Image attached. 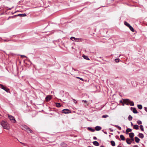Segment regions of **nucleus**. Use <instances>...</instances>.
Listing matches in <instances>:
<instances>
[{
  "label": "nucleus",
  "mask_w": 147,
  "mask_h": 147,
  "mask_svg": "<svg viewBox=\"0 0 147 147\" xmlns=\"http://www.w3.org/2000/svg\"><path fill=\"white\" fill-rule=\"evenodd\" d=\"M1 125L3 128L8 130L9 129V125L6 122L3 121H2L1 122Z\"/></svg>",
  "instance_id": "obj_1"
},
{
  "label": "nucleus",
  "mask_w": 147,
  "mask_h": 147,
  "mask_svg": "<svg viewBox=\"0 0 147 147\" xmlns=\"http://www.w3.org/2000/svg\"><path fill=\"white\" fill-rule=\"evenodd\" d=\"M124 102L125 104L127 105H129L130 106H134V102L133 101H131L129 99H125L124 100Z\"/></svg>",
  "instance_id": "obj_2"
},
{
  "label": "nucleus",
  "mask_w": 147,
  "mask_h": 147,
  "mask_svg": "<svg viewBox=\"0 0 147 147\" xmlns=\"http://www.w3.org/2000/svg\"><path fill=\"white\" fill-rule=\"evenodd\" d=\"M8 118L12 123H15L16 122V121L14 117L10 115H8Z\"/></svg>",
  "instance_id": "obj_3"
},
{
  "label": "nucleus",
  "mask_w": 147,
  "mask_h": 147,
  "mask_svg": "<svg viewBox=\"0 0 147 147\" xmlns=\"http://www.w3.org/2000/svg\"><path fill=\"white\" fill-rule=\"evenodd\" d=\"M62 113L65 114L69 113H71V111L69 109H65L62 110Z\"/></svg>",
  "instance_id": "obj_4"
},
{
  "label": "nucleus",
  "mask_w": 147,
  "mask_h": 147,
  "mask_svg": "<svg viewBox=\"0 0 147 147\" xmlns=\"http://www.w3.org/2000/svg\"><path fill=\"white\" fill-rule=\"evenodd\" d=\"M45 99L46 101L48 102L51 99V97L50 95H48L46 97Z\"/></svg>",
  "instance_id": "obj_5"
},
{
  "label": "nucleus",
  "mask_w": 147,
  "mask_h": 147,
  "mask_svg": "<svg viewBox=\"0 0 147 147\" xmlns=\"http://www.w3.org/2000/svg\"><path fill=\"white\" fill-rule=\"evenodd\" d=\"M26 14H19L17 15H14V16H19V17H25L26 16Z\"/></svg>",
  "instance_id": "obj_6"
},
{
  "label": "nucleus",
  "mask_w": 147,
  "mask_h": 147,
  "mask_svg": "<svg viewBox=\"0 0 147 147\" xmlns=\"http://www.w3.org/2000/svg\"><path fill=\"white\" fill-rule=\"evenodd\" d=\"M84 40L82 38H76L75 41L77 42H82Z\"/></svg>",
  "instance_id": "obj_7"
},
{
  "label": "nucleus",
  "mask_w": 147,
  "mask_h": 147,
  "mask_svg": "<svg viewBox=\"0 0 147 147\" xmlns=\"http://www.w3.org/2000/svg\"><path fill=\"white\" fill-rule=\"evenodd\" d=\"M131 109L132 110V109H133L132 111L133 113H138V112L136 109L135 108H132L131 107Z\"/></svg>",
  "instance_id": "obj_8"
},
{
  "label": "nucleus",
  "mask_w": 147,
  "mask_h": 147,
  "mask_svg": "<svg viewBox=\"0 0 147 147\" xmlns=\"http://www.w3.org/2000/svg\"><path fill=\"white\" fill-rule=\"evenodd\" d=\"M95 130L98 131L100 130L101 129V127L100 126H97L95 127Z\"/></svg>",
  "instance_id": "obj_9"
},
{
  "label": "nucleus",
  "mask_w": 147,
  "mask_h": 147,
  "mask_svg": "<svg viewBox=\"0 0 147 147\" xmlns=\"http://www.w3.org/2000/svg\"><path fill=\"white\" fill-rule=\"evenodd\" d=\"M27 132L28 133H32L33 132L28 127H27Z\"/></svg>",
  "instance_id": "obj_10"
},
{
  "label": "nucleus",
  "mask_w": 147,
  "mask_h": 147,
  "mask_svg": "<svg viewBox=\"0 0 147 147\" xmlns=\"http://www.w3.org/2000/svg\"><path fill=\"white\" fill-rule=\"evenodd\" d=\"M127 143L128 144H131V142L130 141V140L129 138H127L126 139Z\"/></svg>",
  "instance_id": "obj_11"
},
{
  "label": "nucleus",
  "mask_w": 147,
  "mask_h": 147,
  "mask_svg": "<svg viewBox=\"0 0 147 147\" xmlns=\"http://www.w3.org/2000/svg\"><path fill=\"white\" fill-rule=\"evenodd\" d=\"M138 136L139 138L142 139L144 137V136L143 134L141 133H139Z\"/></svg>",
  "instance_id": "obj_12"
},
{
  "label": "nucleus",
  "mask_w": 147,
  "mask_h": 147,
  "mask_svg": "<svg viewBox=\"0 0 147 147\" xmlns=\"http://www.w3.org/2000/svg\"><path fill=\"white\" fill-rule=\"evenodd\" d=\"M7 93H10V92L9 91V89L5 87V88H4V89H3Z\"/></svg>",
  "instance_id": "obj_13"
},
{
  "label": "nucleus",
  "mask_w": 147,
  "mask_h": 147,
  "mask_svg": "<svg viewBox=\"0 0 147 147\" xmlns=\"http://www.w3.org/2000/svg\"><path fill=\"white\" fill-rule=\"evenodd\" d=\"M93 144L95 146H98L99 144L98 142L96 141H94L93 142Z\"/></svg>",
  "instance_id": "obj_14"
},
{
  "label": "nucleus",
  "mask_w": 147,
  "mask_h": 147,
  "mask_svg": "<svg viewBox=\"0 0 147 147\" xmlns=\"http://www.w3.org/2000/svg\"><path fill=\"white\" fill-rule=\"evenodd\" d=\"M135 142L136 143H138L140 141V140L137 137H135Z\"/></svg>",
  "instance_id": "obj_15"
},
{
  "label": "nucleus",
  "mask_w": 147,
  "mask_h": 147,
  "mask_svg": "<svg viewBox=\"0 0 147 147\" xmlns=\"http://www.w3.org/2000/svg\"><path fill=\"white\" fill-rule=\"evenodd\" d=\"M88 130L92 132H93L95 131V130L91 127H88L87 128Z\"/></svg>",
  "instance_id": "obj_16"
},
{
  "label": "nucleus",
  "mask_w": 147,
  "mask_h": 147,
  "mask_svg": "<svg viewBox=\"0 0 147 147\" xmlns=\"http://www.w3.org/2000/svg\"><path fill=\"white\" fill-rule=\"evenodd\" d=\"M129 136L130 138H133L134 137V134L133 133L131 132L129 134Z\"/></svg>",
  "instance_id": "obj_17"
},
{
  "label": "nucleus",
  "mask_w": 147,
  "mask_h": 147,
  "mask_svg": "<svg viewBox=\"0 0 147 147\" xmlns=\"http://www.w3.org/2000/svg\"><path fill=\"white\" fill-rule=\"evenodd\" d=\"M133 128L134 129L137 130L139 129V126L137 125H134Z\"/></svg>",
  "instance_id": "obj_18"
},
{
  "label": "nucleus",
  "mask_w": 147,
  "mask_h": 147,
  "mask_svg": "<svg viewBox=\"0 0 147 147\" xmlns=\"http://www.w3.org/2000/svg\"><path fill=\"white\" fill-rule=\"evenodd\" d=\"M132 131V129H131L128 128L127 129L126 132V134H127L129 132H130Z\"/></svg>",
  "instance_id": "obj_19"
},
{
  "label": "nucleus",
  "mask_w": 147,
  "mask_h": 147,
  "mask_svg": "<svg viewBox=\"0 0 147 147\" xmlns=\"http://www.w3.org/2000/svg\"><path fill=\"white\" fill-rule=\"evenodd\" d=\"M124 24L125 26H127L128 28L130 26H131L126 21L124 22Z\"/></svg>",
  "instance_id": "obj_20"
},
{
  "label": "nucleus",
  "mask_w": 147,
  "mask_h": 147,
  "mask_svg": "<svg viewBox=\"0 0 147 147\" xmlns=\"http://www.w3.org/2000/svg\"><path fill=\"white\" fill-rule=\"evenodd\" d=\"M130 30L132 32H134L135 31V30L134 28L131 26L129 27Z\"/></svg>",
  "instance_id": "obj_21"
},
{
  "label": "nucleus",
  "mask_w": 147,
  "mask_h": 147,
  "mask_svg": "<svg viewBox=\"0 0 147 147\" xmlns=\"http://www.w3.org/2000/svg\"><path fill=\"white\" fill-rule=\"evenodd\" d=\"M112 125L113 126H114L115 127L117 128L120 130L121 129V127L118 125Z\"/></svg>",
  "instance_id": "obj_22"
},
{
  "label": "nucleus",
  "mask_w": 147,
  "mask_h": 147,
  "mask_svg": "<svg viewBox=\"0 0 147 147\" xmlns=\"http://www.w3.org/2000/svg\"><path fill=\"white\" fill-rule=\"evenodd\" d=\"M111 143L112 146H115V142L113 141H111Z\"/></svg>",
  "instance_id": "obj_23"
},
{
  "label": "nucleus",
  "mask_w": 147,
  "mask_h": 147,
  "mask_svg": "<svg viewBox=\"0 0 147 147\" xmlns=\"http://www.w3.org/2000/svg\"><path fill=\"white\" fill-rule=\"evenodd\" d=\"M83 57L85 59L87 60H90V59H89V58H88L87 56L84 55L83 56Z\"/></svg>",
  "instance_id": "obj_24"
},
{
  "label": "nucleus",
  "mask_w": 147,
  "mask_h": 147,
  "mask_svg": "<svg viewBox=\"0 0 147 147\" xmlns=\"http://www.w3.org/2000/svg\"><path fill=\"white\" fill-rule=\"evenodd\" d=\"M120 138L122 140H125V138L124 136L122 135H121L120 136Z\"/></svg>",
  "instance_id": "obj_25"
},
{
  "label": "nucleus",
  "mask_w": 147,
  "mask_h": 147,
  "mask_svg": "<svg viewBox=\"0 0 147 147\" xmlns=\"http://www.w3.org/2000/svg\"><path fill=\"white\" fill-rule=\"evenodd\" d=\"M61 145L63 147H66L67 146V145L64 142H62L61 144Z\"/></svg>",
  "instance_id": "obj_26"
},
{
  "label": "nucleus",
  "mask_w": 147,
  "mask_h": 147,
  "mask_svg": "<svg viewBox=\"0 0 147 147\" xmlns=\"http://www.w3.org/2000/svg\"><path fill=\"white\" fill-rule=\"evenodd\" d=\"M138 107L140 109H141L142 108V106L141 105H138Z\"/></svg>",
  "instance_id": "obj_27"
},
{
  "label": "nucleus",
  "mask_w": 147,
  "mask_h": 147,
  "mask_svg": "<svg viewBox=\"0 0 147 147\" xmlns=\"http://www.w3.org/2000/svg\"><path fill=\"white\" fill-rule=\"evenodd\" d=\"M132 117L131 115H129L128 117V119L129 121H131L132 119Z\"/></svg>",
  "instance_id": "obj_28"
},
{
  "label": "nucleus",
  "mask_w": 147,
  "mask_h": 147,
  "mask_svg": "<svg viewBox=\"0 0 147 147\" xmlns=\"http://www.w3.org/2000/svg\"><path fill=\"white\" fill-rule=\"evenodd\" d=\"M55 105L56 106L58 107H60L61 106L60 103L57 102L56 103Z\"/></svg>",
  "instance_id": "obj_29"
},
{
  "label": "nucleus",
  "mask_w": 147,
  "mask_h": 147,
  "mask_svg": "<svg viewBox=\"0 0 147 147\" xmlns=\"http://www.w3.org/2000/svg\"><path fill=\"white\" fill-rule=\"evenodd\" d=\"M140 129L141 130V131H144L143 126L142 125H140Z\"/></svg>",
  "instance_id": "obj_30"
},
{
  "label": "nucleus",
  "mask_w": 147,
  "mask_h": 147,
  "mask_svg": "<svg viewBox=\"0 0 147 147\" xmlns=\"http://www.w3.org/2000/svg\"><path fill=\"white\" fill-rule=\"evenodd\" d=\"M0 87L3 90L4 89L5 87L2 84H0Z\"/></svg>",
  "instance_id": "obj_31"
},
{
  "label": "nucleus",
  "mask_w": 147,
  "mask_h": 147,
  "mask_svg": "<svg viewBox=\"0 0 147 147\" xmlns=\"http://www.w3.org/2000/svg\"><path fill=\"white\" fill-rule=\"evenodd\" d=\"M23 127L24 128V130H26L27 129V127H28L26 125H24L23 126Z\"/></svg>",
  "instance_id": "obj_32"
},
{
  "label": "nucleus",
  "mask_w": 147,
  "mask_h": 147,
  "mask_svg": "<svg viewBox=\"0 0 147 147\" xmlns=\"http://www.w3.org/2000/svg\"><path fill=\"white\" fill-rule=\"evenodd\" d=\"M109 117V116L107 115H103L102 116V118H106L107 117Z\"/></svg>",
  "instance_id": "obj_33"
},
{
  "label": "nucleus",
  "mask_w": 147,
  "mask_h": 147,
  "mask_svg": "<svg viewBox=\"0 0 147 147\" xmlns=\"http://www.w3.org/2000/svg\"><path fill=\"white\" fill-rule=\"evenodd\" d=\"M137 123L139 125H140L142 124V122L140 120H138L137 121Z\"/></svg>",
  "instance_id": "obj_34"
},
{
  "label": "nucleus",
  "mask_w": 147,
  "mask_h": 147,
  "mask_svg": "<svg viewBox=\"0 0 147 147\" xmlns=\"http://www.w3.org/2000/svg\"><path fill=\"white\" fill-rule=\"evenodd\" d=\"M76 38L74 37H71L70 38V39L73 41H75Z\"/></svg>",
  "instance_id": "obj_35"
},
{
  "label": "nucleus",
  "mask_w": 147,
  "mask_h": 147,
  "mask_svg": "<svg viewBox=\"0 0 147 147\" xmlns=\"http://www.w3.org/2000/svg\"><path fill=\"white\" fill-rule=\"evenodd\" d=\"M3 40L4 41V42H8V41H10V40H9V39H3Z\"/></svg>",
  "instance_id": "obj_36"
},
{
  "label": "nucleus",
  "mask_w": 147,
  "mask_h": 147,
  "mask_svg": "<svg viewBox=\"0 0 147 147\" xmlns=\"http://www.w3.org/2000/svg\"><path fill=\"white\" fill-rule=\"evenodd\" d=\"M119 59H115V61L116 63H118L119 62Z\"/></svg>",
  "instance_id": "obj_37"
},
{
  "label": "nucleus",
  "mask_w": 147,
  "mask_h": 147,
  "mask_svg": "<svg viewBox=\"0 0 147 147\" xmlns=\"http://www.w3.org/2000/svg\"><path fill=\"white\" fill-rule=\"evenodd\" d=\"M76 78L78 79H80V80H82V81H84V79L83 78H80L79 77H76Z\"/></svg>",
  "instance_id": "obj_38"
},
{
  "label": "nucleus",
  "mask_w": 147,
  "mask_h": 147,
  "mask_svg": "<svg viewBox=\"0 0 147 147\" xmlns=\"http://www.w3.org/2000/svg\"><path fill=\"white\" fill-rule=\"evenodd\" d=\"M20 143L21 144H22L24 145V146H26V144H25V143H22V142H20Z\"/></svg>",
  "instance_id": "obj_39"
},
{
  "label": "nucleus",
  "mask_w": 147,
  "mask_h": 147,
  "mask_svg": "<svg viewBox=\"0 0 147 147\" xmlns=\"http://www.w3.org/2000/svg\"><path fill=\"white\" fill-rule=\"evenodd\" d=\"M72 99L73 100V101L74 103H77V101L75 99Z\"/></svg>",
  "instance_id": "obj_40"
},
{
  "label": "nucleus",
  "mask_w": 147,
  "mask_h": 147,
  "mask_svg": "<svg viewBox=\"0 0 147 147\" xmlns=\"http://www.w3.org/2000/svg\"><path fill=\"white\" fill-rule=\"evenodd\" d=\"M93 139L94 140H96L97 139V138L95 136H94L93 138Z\"/></svg>",
  "instance_id": "obj_41"
},
{
  "label": "nucleus",
  "mask_w": 147,
  "mask_h": 147,
  "mask_svg": "<svg viewBox=\"0 0 147 147\" xmlns=\"http://www.w3.org/2000/svg\"><path fill=\"white\" fill-rule=\"evenodd\" d=\"M109 130L111 132L113 131V130L111 128H109Z\"/></svg>",
  "instance_id": "obj_42"
},
{
  "label": "nucleus",
  "mask_w": 147,
  "mask_h": 147,
  "mask_svg": "<svg viewBox=\"0 0 147 147\" xmlns=\"http://www.w3.org/2000/svg\"><path fill=\"white\" fill-rule=\"evenodd\" d=\"M21 57H26L24 55H21Z\"/></svg>",
  "instance_id": "obj_43"
},
{
  "label": "nucleus",
  "mask_w": 147,
  "mask_h": 147,
  "mask_svg": "<svg viewBox=\"0 0 147 147\" xmlns=\"http://www.w3.org/2000/svg\"><path fill=\"white\" fill-rule=\"evenodd\" d=\"M144 109L145 111L147 112V107H145Z\"/></svg>",
  "instance_id": "obj_44"
},
{
  "label": "nucleus",
  "mask_w": 147,
  "mask_h": 147,
  "mask_svg": "<svg viewBox=\"0 0 147 147\" xmlns=\"http://www.w3.org/2000/svg\"><path fill=\"white\" fill-rule=\"evenodd\" d=\"M131 138V139L130 140H131L132 141H134V139L133 138Z\"/></svg>",
  "instance_id": "obj_45"
},
{
  "label": "nucleus",
  "mask_w": 147,
  "mask_h": 147,
  "mask_svg": "<svg viewBox=\"0 0 147 147\" xmlns=\"http://www.w3.org/2000/svg\"><path fill=\"white\" fill-rule=\"evenodd\" d=\"M133 147H139L138 145H134L133 146Z\"/></svg>",
  "instance_id": "obj_46"
},
{
  "label": "nucleus",
  "mask_w": 147,
  "mask_h": 147,
  "mask_svg": "<svg viewBox=\"0 0 147 147\" xmlns=\"http://www.w3.org/2000/svg\"><path fill=\"white\" fill-rule=\"evenodd\" d=\"M13 7H12L11 8H9L8 9V10H11L12 8H13Z\"/></svg>",
  "instance_id": "obj_47"
},
{
  "label": "nucleus",
  "mask_w": 147,
  "mask_h": 147,
  "mask_svg": "<svg viewBox=\"0 0 147 147\" xmlns=\"http://www.w3.org/2000/svg\"><path fill=\"white\" fill-rule=\"evenodd\" d=\"M82 102H87V101H86V100H82Z\"/></svg>",
  "instance_id": "obj_48"
},
{
  "label": "nucleus",
  "mask_w": 147,
  "mask_h": 147,
  "mask_svg": "<svg viewBox=\"0 0 147 147\" xmlns=\"http://www.w3.org/2000/svg\"><path fill=\"white\" fill-rule=\"evenodd\" d=\"M11 18V16H9V17H8V18L7 20H8L9 18Z\"/></svg>",
  "instance_id": "obj_49"
},
{
  "label": "nucleus",
  "mask_w": 147,
  "mask_h": 147,
  "mask_svg": "<svg viewBox=\"0 0 147 147\" xmlns=\"http://www.w3.org/2000/svg\"><path fill=\"white\" fill-rule=\"evenodd\" d=\"M119 102H120V103H123V101H122V100H120L119 101Z\"/></svg>",
  "instance_id": "obj_50"
},
{
  "label": "nucleus",
  "mask_w": 147,
  "mask_h": 147,
  "mask_svg": "<svg viewBox=\"0 0 147 147\" xmlns=\"http://www.w3.org/2000/svg\"><path fill=\"white\" fill-rule=\"evenodd\" d=\"M131 126H132L133 125V124L132 123V122H131Z\"/></svg>",
  "instance_id": "obj_51"
},
{
  "label": "nucleus",
  "mask_w": 147,
  "mask_h": 147,
  "mask_svg": "<svg viewBox=\"0 0 147 147\" xmlns=\"http://www.w3.org/2000/svg\"><path fill=\"white\" fill-rule=\"evenodd\" d=\"M104 133L105 134H107V133L106 131H104Z\"/></svg>",
  "instance_id": "obj_52"
},
{
  "label": "nucleus",
  "mask_w": 147,
  "mask_h": 147,
  "mask_svg": "<svg viewBox=\"0 0 147 147\" xmlns=\"http://www.w3.org/2000/svg\"><path fill=\"white\" fill-rule=\"evenodd\" d=\"M15 17H16V16H11V18H13Z\"/></svg>",
  "instance_id": "obj_53"
},
{
  "label": "nucleus",
  "mask_w": 147,
  "mask_h": 147,
  "mask_svg": "<svg viewBox=\"0 0 147 147\" xmlns=\"http://www.w3.org/2000/svg\"><path fill=\"white\" fill-rule=\"evenodd\" d=\"M16 12H17V11H16V12H14V13H12V14H14V13H15Z\"/></svg>",
  "instance_id": "obj_54"
},
{
  "label": "nucleus",
  "mask_w": 147,
  "mask_h": 147,
  "mask_svg": "<svg viewBox=\"0 0 147 147\" xmlns=\"http://www.w3.org/2000/svg\"><path fill=\"white\" fill-rule=\"evenodd\" d=\"M117 147H121V146H117Z\"/></svg>",
  "instance_id": "obj_55"
},
{
  "label": "nucleus",
  "mask_w": 147,
  "mask_h": 147,
  "mask_svg": "<svg viewBox=\"0 0 147 147\" xmlns=\"http://www.w3.org/2000/svg\"><path fill=\"white\" fill-rule=\"evenodd\" d=\"M91 147V146H88V147Z\"/></svg>",
  "instance_id": "obj_56"
},
{
  "label": "nucleus",
  "mask_w": 147,
  "mask_h": 147,
  "mask_svg": "<svg viewBox=\"0 0 147 147\" xmlns=\"http://www.w3.org/2000/svg\"><path fill=\"white\" fill-rule=\"evenodd\" d=\"M102 131H103V132L104 131H103V130H102Z\"/></svg>",
  "instance_id": "obj_57"
},
{
  "label": "nucleus",
  "mask_w": 147,
  "mask_h": 147,
  "mask_svg": "<svg viewBox=\"0 0 147 147\" xmlns=\"http://www.w3.org/2000/svg\"><path fill=\"white\" fill-rule=\"evenodd\" d=\"M0 134H1V133H0Z\"/></svg>",
  "instance_id": "obj_58"
}]
</instances>
